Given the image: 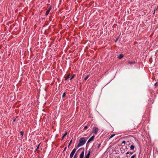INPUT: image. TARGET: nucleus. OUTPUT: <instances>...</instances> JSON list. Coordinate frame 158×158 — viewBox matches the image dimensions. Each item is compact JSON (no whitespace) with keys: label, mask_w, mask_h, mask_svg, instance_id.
Masks as SVG:
<instances>
[{"label":"nucleus","mask_w":158,"mask_h":158,"mask_svg":"<svg viewBox=\"0 0 158 158\" xmlns=\"http://www.w3.org/2000/svg\"><path fill=\"white\" fill-rule=\"evenodd\" d=\"M20 134L21 136L20 137V138L22 139L23 138V131H21Z\"/></svg>","instance_id":"nucleus-10"},{"label":"nucleus","mask_w":158,"mask_h":158,"mask_svg":"<svg viewBox=\"0 0 158 158\" xmlns=\"http://www.w3.org/2000/svg\"><path fill=\"white\" fill-rule=\"evenodd\" d=\"M67 134V132H66L65 134H64L63 136L62 137V140H63L64 139V137Z\"/></svg>","instance_id":"nucleus-11"},{"label":"nucleus","mask_w":158,"mask_h":158,"mask_svg":"<svg viewBox=\"0 0 158 158\" xmlns=\"http://www.w3.org/2000/svg\"><path fill=\"white\" fill-rule=\"evenodd\" d=\"M115 134H112L110 136V137L109 138V139H110L112 138H113L114 136L115 135Z\"/></svg>","instance_id":"nucleus-14"},{"label":"nucleus","mask_w":158,"mask_h":158,"mask_svg":"<svg viewBox=\"0 0 158 158\" xmlns=\"http://www.w3.org/2000/svg\"><path fill=\"white\" fill-rule=\"evenodd\" d=\"M135 147L133 145H131L130 146V149L131 150H133L134 149Z\"/></svg>","instance_id":"nucleus-12"},{"label":"nucleus","mask_w":158,"mask_h":158,"mask_svg":"<svg viewBox=\"0 0 158 158\" xmlns=\"http://www.w3.org/2000/svg\"><path fill=\"white\" fill-rule=\"evenodd\" d=\"M73 158H77V154H75Z\"/></svg>","instance_id":"nucleus-24"},{"label":"nucleus","mask_w":158,"mask_h":158,"mask_svg":"<svg viewBox=\"0 0 158 158\" xmlns=\"http://www.w3.org/2000/svg\"><path fill=\"white\" fill-rule=\"evenodd\" d=\"M136 156V155L135 154L131 156V158H134Z\"/></svg>","instance_id":"nucleus-18"},{"label":"nucleus","mask_w":158,"mask_h":158,"mask_svg":"<svg viewBox=\"0 0 158 158\" xmlns=\"http://www.w3.org/2000/svg\"><path fill=\"white\" fill-rule=\"evenodd\" d=\"M123 57V55L122 54H120L118 56V58L119 59H121Z\"/></svg>","instance_id":"nucleus-9"},{"label":"nucleus","mask_w":158,"mask_h":158,"mask_svg":"<svg viewBox=\"0 0 158 158\" xmlns=\"http://www.w3.org/2000/svg\"><path fill=\"white\" fill-rule=\"evenodd\" d=\"M51 7L50 6L49 7L48 9L46 11V13H45V15H48L49 14L50 11L51 9Z\"/></svg>","instance_id":"nucleus-5"},{"label":"nucleus","mask_w":158,"mask_h":158,"mask_svg":"<svg viewBox=\"0 0 158 158\" xmlns=\"http://www.w3.org/2000/svg\"><path fill=\"white\" fill-rule=\"evenodd\" d=\"M98 128L97 127H94L92 129V132L94 133L97 135L98 133Z\"/></svg>","instance_id":"nucleus-3"},{"label":"nucleus","mask_w":158,"mask_h":158,"mask_svg":"<svg viewBox=\"0 0 158 158\" xmlns=\"http://www.w3.org/2000/svg\"><path fill=\"white\" fill-rule=\"evenodd\" d=\"M129 154V152H127V153H126V154L127 155V154Z\"/></svg>","instance_id":"nucleus-28"},{"label":"nucleus","mask_w":158,"mask_h":158,"mask_svg":"<svg viewBox=\"0 0 158 158\" xmlns=\"http://www.w3.org/2000/svg\"><path fill=\"white\" fill-rule=\"evenodd\" d=\"M72 140H71L70 141V142H69V145L68 147H69V146H70V145H71V143H72Z\"/></svg>","instance_id":"nucleus-20"},{"label":"nucleus","mask_w":158,"mask_h":158,"mask_svg":"<svg viewBox=\"0 0 158 158\" xmlns=\"http://www.w3.org/2000/svg\"><path fill=\"white\" fill-rule=\"evenodd\" d=\"M88 127L87 126H85L84 127V129H86Z\"/></svg>","instance_id":"nucleus-21"},{"label":"nucleus","mask_w":158,"mask_h":158,"mask_svg":"<svg viewBox=\"0 0 158 158\" xmlns=\"http://www.w3.org/2000/svg\"><path fill=\"white\" fill-rule=\"evenodd\" d=\"M157 84V82L155 83V84H154V85H155V86H156Z\"/></svg>","instance_id":"nucleus-27"},{"label":"nucleus","mask_w":158,"mask_h":158,"mask_svg":"<svg viewBox=\"0 0 158 158\" xmlns=\"http://www.w3.org/2000/svg\"><path fill=\"white\" fill-rule=\"evenodd\" d=\"M95 137V136L93 135L88 140L87 143H89L90 142L93 141L94 140V138Z\"/></svg>","instance_id":"nucleus-4"},{"label":"nucleus","mask_w":158,"mask_h":158,"mask_svg":"<svg viewBox=\"0 0 158 158\" xmlns=\"http://www.w3.org/2000/svg\"><path fill=\"white\" fill-rule=\"evenodd\" d=\"M15 120H16V118H15L14 119V120H13V122H15Z\"/></svg>","instance_id":"nucleus-29"},{"label":"nucleus","mask_w":158,"mask_h":158,"mask_svg":"<svg viewBox=\"0 0 158 158\" xmlns=\"http://www.w3.org/2000/svg\"><path fill=\"white\" fill-rule=\"evenodd\" d=\"M65 95H66L65 93L64 92L62 95V98H64L65 97Z\"/></svg>","instance_id":"nucleus-16"},{"label":"nucleus","mask_w":158,"mask_h":158,"mask_svg":"<svg viewBox=\"0 0 158 158\" xmlns=\"http://www.w3.org/2000/svg\"><path fill=\"white\" fill-rule=\"evenodd\" d=\"M74 75L72 77H71L70 78V80L72 79L74 77Z\"/></svg>","instance_id":"nucleus-25"},{"label":"nucleus","mask_w":158,"mask_h":158,"mask_svg":"<svg viewBox=\"0 0 158 158\" xmlns=\"http://www.w3.org/2000/svg\"><path fill=\"white\" fill-rule=\"evenodd\" d=\"M126 143V142L125 141H123L122 142V144H125Z\"/></svg>","instance_id":"nucleus-22"},{"label":"nucleus","mask_w":158,"mask_h":158,"mask_svg":"<svg viewBox=\"0 0 158 158\" xmlns=\"http://www.w3.org/2000/svg\"><path fill=\"white\" fill-rule=\"evenodd\" d=\"M128 62L131 64H133L135 63V62L133 61H129Z\"/></svg>","instance_id":"nucleus-15"},{"label":"nucleus","mask_w":158,"mask_h":158,"mask_svg":"<svg viewBox=\"0 0 158 158\" xmlns=\"http://www.w3.org/2000/svg\"><path fill=\"white\" fill-rule=\"evenodd\" d=\"M118 40V39H116V40L115 42H116Z\"/></svg>","instance_id":"nucleus-31"},{"label":"nucleus","mask_w":158,"mask_h":158,"mask_svg":"<svg viewBox=\"0 0 158 158\" xmlns=\"http://www.w3.org/2000/svg\"><path fill=\"white\" fill-rule=\"evenodd\" d=\"M129 153H130V154L131 155H132L133 153V152H129Z\"/></svg>","instance_id":"nucleus-26"},{"label":"nucleus","mask_w":158,"mask_h":158,"mask_svg":"<svg viewBox=\"0 0 158 158\" xmlns=\"http://www.w3.org/2000/svg\"><path fill=\"white\" fill-rule=\"evenodd\" d=\"M84 154V150L80 154V158H83Z\"/></svg>","instance_id":"nucleus-6"},{"label":"nucleus","mask_w":158,"mask_h":158,"mask_svg":"<svg viewBox=\"0 0 158 158\" xmlns=\"http://www.w3.org/2000/svg\"><path fill=\"white\" fill-rule=\"evenodd\" d=\"M76 151V148H74L73 149L72 151L71 152L70 154L72 155L73 156L75 153Z\"/></svg>","instance_id":"nucleus-7"},{"label":"nucleus","mask_w":158,"mask_h":158,"mask_svg":"<svg viewBox=\"0 0 158 158\" xmlns=\"http://www.w3.org/2000/svg\"><path fill=\"white\" fill-rule=\"evenodd\" d=\"M69 78V75H68L67 77L65 78V80H66Z\"/></svg>","instance_id":"nucleus-17"},{"label":"nucleus","mask_w":158,"mask_h":158,"mask_svg":"<svg viewBox=\"0 0 158 158\" xmlns=\"http://www.w3.org/2000/svg\"><path fill=\"white\" fill-rule=\"evenodd\" d=\"M90 153H91L90 151H89L88 152V154H87V155L86 156H85V158H89V155H90Z\"/></svg>","instance_id":"nucleus-8"},{"label":"nucleus","mask_w":158,"mask_h":158,"mask_svg":"<svg viewBox=\"0 0 158 158\" xmlns=\"http://www.w3.org/2000/svg\"><path fill=\"white\" fill-rule=\"evenodd\" d=\"M73 156L72 155L70 154V158H72Z\"/></svg>","instance_id":"nucleus-23"},{"label":"nucleus","mask_w":158,"mask_h":158,"mask_svg":"<svg viewBox=\"0 0 158 158\" xmlns=\"http://www.w3.org/2000/svg\"><path fill=\"white\" fill-rule=\"evenodd\" d=\"M89 75H87L84 79L85 80V81L89 77Z\"/></svg>","instance_id":"nucleus-13"},{"label":"nucleus","mask_w":158,"mask_h":158,"mask_svg":"<svg viewBox=\"0 0 158 158\" xmlns=\"http://www.w3.org/2000/svg\"><path fill=\"white\" fill-rule=\"evenodd\" d=\"M33 144H35L34 142H33ZM40 145V144L38 145L37 146L34 145L31 147H30V151H32L31 150H34V152H36L39 149Z\"/></svg>","instance_id":"nucleus-2"},{"label":"nucleus","mask_w":158,"mask_h":158,"mask_svg":"<svg viewBox=\"0 0 158 158\" xmlns=\"http://www.w3.org/2000/svg\"><path fill=\"white\" fill-rule=\"evenodd\" d=\"M86 140L85 138L84 137L81 138L80 139L79 141L77 147V148L78 147L83 146L85 143Z\"/></svg>","instance_id":"nucleus-1"},{"label":"nucleus","mask_w":158,"mask_h":158,"mask_svg":"<svg viewBox=\"0 0 158 158\" xmlns=\"http://www.w3.org/2000/svg\"><path fill=\"white\" fill-rule=\"evenodd\" d=\"M66 148L65 147L64 149V151H65V150L66 149Z\"/></svg>","instance_id":"nucleus-30"},{"label":"nucleus","mask_w":158,"mask_h":158,"mask_svg":"<svg viewBox=\"0 0 158 158\" xmlns=\"http://www.w3.org/2000/svg\"><path fill=\"white\" fill-rule=\"evenodd\" d=\"M101 143H100L98 144V148L100 147V146H101Z\"/></svg>","instance_id":"nucleus-19"}]
</instances>
